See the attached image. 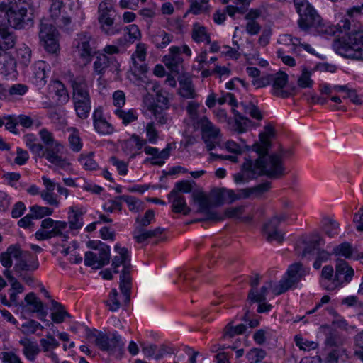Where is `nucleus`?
Instances as JSON below:
<instances>
[{
	"label": "nucleus",
	"mask_w": 363,
	"mask_h": 363,
	"mask_svg": "<svg viewBox=\"0 0 363 363\" xmlns=\"http://www.w3.org/2000/svg\"><path fill=\"white\" fill-rule=\"evenodd\" d=\"M30 213L34 219H40L46 216H50L53 210L48 207H43L38 205L32 206L30 208Z\"/></svg>",
	"instance_id": "nucleus-46"
},
{
	"label": "nucleus",
	"mask_w": 363,
	"mask_h": 363,
	"mask_svg": "<svg viewBox=\"0 0 363 363\" xmlns=\"http://www.w3.org/2000/svg\"><path fill=\"white\" fill-rule=\"evenodd\" d=\"M279 203L284 210L290 209L293 207L292 202L286 198H281ZM289 217V214L284 211L280 213H275L273 217L264 225L263 233L266 236V239L269 242L273 240L281 243L284 240V234L279 230L278 227L281 222L286 220Z\"/></svg>",
	"instance_id": "nucleus-5"
},
{
	"label": "nucleus",
	"mask_w": 363,
	"mask_h": 363,
	"mask_svg": "<svg viewBox=\"0 0 363 363\" xmlns=\"http://www.w3.org/2000/svg\"><path fill=\"white\" fill-rule=\"evenodd\" d=\"M350 21L347 19L337 24L340 32L344 33L335 43V49L340 55L363 61V32L350 33Z\"/></svg>",
	"instance_id": "nucleus-2"
},
{
	"label": "nucleus",
	"mask_w": 363,
	"mask_h": 363,
	"mask_svg": "<svg viewBox=\"0 0 363 363\" xmlns=\"http://www.w3.org/2000/svg\"><path fill=\"white\" fill-rule=\"evenodd\" d=\"M154 217V211L151 209L147 210L143 218H140V217H138L136 218V222L138 223L137 226H140L143 228H145L151 223Z\"/></svg>",
	"instance_id": "nucleus-62"
},
{
	"label": "nucleus",
	"mask_w": 363,
	"mask_h": 363,
	"mask_svg": "<svg viewBox=\"0 0 363 363\" xmlns=\"http://www.w3.org/2000/svg\"><path fill=\"white\" fill-rule=\"evenodd\" d=\"M25 301L28 305H30L33 307V308L30 309L33 313H35L36 311H40L44 306L43 302L36 296L33 292L28 293L25 296Z\"/></svg>",
	"instance_id": "nucleus-50"
},
{
	"label": "nucleus",
	"mask_w": 363,
	"mask_h": 363,
	"mask_svg": "<svg viewBox=\"0 0 363 363\" xmlns=\"http://www.w3.org/2000/svg\"><path fill=\"white\" fill-rule=\"evenodd\" d=\"M75 42L80 57L85 60V64L90 62L91 57L97 53L94 39L88 33H80Z\"/></svg>",
	"instance_id": "nucleus-11"
},
{
	"label": "nucleus",
	"mask_w": 363,
	"mask_h": 363,
	"mask_svg": "<svg viewBox=\"0 0 363 363\" xmlns=\"http://www.w3.org/2000/svg\"><path fill=\"white\" fill-rule=\"evenodd\" d=\"M192 184H195L194 181L182 180L175 183L173 189L168 194V199H170L172 196L182 195L181 193H190L193 189Z\"/></svg>",
	"instance_id": "nucleus-35"
},
{
	"label": "nucleus",
	"mask_w": 363,
	"mask_h": 363,
	"mask_svg": "<svg viewBox=\"0 0 363 363\" xmlns=\"http://www.w3.org/2000/svg\"><path fill=\"white\" fill-rule=\"evenodd\" d=\"M94 153L90 152L87 155H81L79 162L86 170H95L98 167V164L94 160Z\"/></svg>",
	"instance_id": "nucleus-45"
},
{
	"label": "nucleus",
	"mask_w": 363,
	"mask_h": 363,
	"mask_svg": "<svg viewBox=\"0 0 363 363\" xmlns=\"http://www.w3.org/2000/svg\"><path fill=\"white\" fill-rule=\"evenodd\" d=\"M239 108L241 111L235 108H232L235 117L234 130L238 133L246 132L249 127L253 125V122L246 116L247 115L259 121L263 118L259 108L250 101L241 102Z\"/></svg>",
	"instance_id": "nucleus-6"
},
{
	"label": "nucleus",
	"mask_w": 363,
	"mask_h": 363,
	"mask_svg": "<svg viewBox=\"0 0 363 363\" xmlns=\"http://www.w3.org/2000/svg\"><path fill=\"white\" fill-rule=\"evenodd\" d=\"M62 148V146L60 143L46 146L44 150L43 157L49 162L56 165L60 169L67 170L70 166V163L59 155Z\"/></svg>",
	"instance_id": "nucleus-17"
},
{
	"label": "nucleus",
	"mask_w": 363,
	"mask_h": 363,
	"mask_svg": "<svg viewBox=\"0 0 363 363\" xmlns=\"http://www.w3.org/2000/svg\"><path fill=\"white\" fill-rule=\"evenodd\" d=\"M311 73L304 67L301 76L298 77L297 84L301 89L311 88L313 84V81L311 79Z\"/></svg>",
	"instance_id": "nucleus-49"
},
{
	"label": "nucleus",
	"mask_w": 363,
	"mask_h": 363,
	"mask_svg": "<svg viewBox=\"0 0 363 363\" xmlns=\"http://www.w3.org/2000/svg\"><path fill=\"white\" fill-rule=\"evenodd\" d=\"M172 150L171 144H167L166 147L163 149L162 151H159V150L156 147H152L150 146H145L144 148V151L147 155H152V157H155L157 160H163L164 161L167 159L170 155V151Z\"/></svg>",
	"instance_id": "nucleus-36"
},
{
	"label": "nucleus",
	"mask_w": 363,
	"mask_h": 363,
	"mask_svg": "<svg viewBox=\"0 0 363 363\" xmlns=\"http://www.w3.org/2000/svg\"><path fill=\"white\" fill-rule=\"evenodd\" d=\"M266 356V352L262 349L252 348L247 354L246 357L249 363H258Z\"/></svg>",
	"instance_id": "nucleus-47"
},
{
	"label": "nucleus",
	"mask_w": 363,
	"mask_h": 363,
	"mask_svg": "<svg viewBox=\"0 0 363 363\" xmlns=\"http://www.w3.org/2000/svg\"><path fill=\"white\" fill-rule=\"evenodd\" d=\"M308 272L300 262L294 263L288 269L287 277L283 281L289 286V289L296 285Z\"/></svg>",
	"instance_id": "nucleus-20"
},
{
	"label": "nucleus",
	"mask_w": 363,
	"mask_h": 363,
	"mask_svg": "<svg viewBox=\"0 0 363 363\" xmlns=\"http://www.w3.org/2000/svg\"><path fill=\"white\" fill-rule=\"evenodd\" d=\"M238 199V194H235L233 190L220 189L216 191V204L217 206L222 205L225 202L230 203Z\"/></svg>",
	"instance_id": "nucleus-32"
},
{
	"label": "nucleus",
	"mask_w": 363,
	"mask_h": 363,
	"mask_svg": "<svg viewBox=\"0 0 363 363\" xmlns=\"http://www.w3.org/2000/svg\"><path fill=\"white\" fill-rule=\"evenodd\" d=\"M115 113L118 118L122 119L123 123L125 125L135 121L138 118L133 109H130L126 112L124 110L117 108L115 111Z\"/></svg>",
	"instance_id": "nucleus-48"
},
{
	"label": "nucleus",
	"mask_w": 363,
	"mask_h": 363,
	"mask_svg": "<svg viewBox=\"0 0 363 363\" xmlns=\"http://www.w3.org/2000/svg\"><path fill=\"white\" fill-rule=\"evenodd\" d=\"M339 224L333 220H327L324 225V231L326 235L330 238H333L337 235V229Z\"/></svg>",
	"instance_id": "nucleus-63"
},
{
	"label": "nucleus",
	"mask_w": 363,
	"mask_h": 363,
	"mask_svg": "<svg viewBox=\"0 0 363 363\" xmlns=\"http://www.w3.org/2000/svg\"><path fill=\"white\" fill-rule=\"evenodd\" d=\"M58 31L56 28L47 21H41L39 31L40 44L45 50L52 54L59 51Z\"/></svg>",
	"instance_id": "nucleus-8"
},
{
	"label": "nucleus",
	"mask_w": 363,
	"mask_h": 363,
	"mask_svg": "<svg viewBox=\"0 0 363 363\" xmlns=\"http://www.w3.org/2000/svg\"><path fill=\"white\" fill-rule=\"evenodd\" d=\"M272 84V94L275 96L286 99L294 94L295 86L289 90L284 89L288 82V75L284 72L271 74Z\"/></svg>",
	"instance_id": "nucleus-14"
},
{
	"label": "nucleus",
	"mask_w": 363,
	"mask_h": 363,
	"mask_svg": "<svg viewBox=\"0 0 363 363\" xmlns=\"http://www.w3.org/2000/svg\"><path fill=\"white\" fill-rule=\"evenodd\" d=\"M69 224L71 229H79L83 225L82 212L75 210L74 207L69 208Z\"/></svg>",
	"instance_id": "nucleus-41"
},
{
	"label": "nucleus",
	"mask_w": 363,
	"mask_h": 363,
	"mask_svg": "<svg viewBox=\"0 0 363 363\" xmlns=\"http://www.w3.org/2000/svg\"><path fill=\"white\" fill-rule=\"evenodd\" d=\"M299 16L298 25L301 30L313 28L319 34L333 35L335 28L325 22L308 0H293Z\"/></svg>",
	"instance_id": "nucleus-3"
},
{
	"label": "nucleus",
	"mask_w": 363,
	"mask_h": 363,
	"mask_svg": "<svg viewBox=\"0 0 363 363\" xmlns=\"http://www.w3.org/2000/svg\"><path fill=\"white\" fill-rule=\"evenodd\" d=\"M110 261V252L107 255H103L102 252H99L98 254L91 251H88L84 255V264L88 267H91L94 269H100L104 266L108 264Z\"/></svg>",
	"instance_id": "nucleus-21"
},
{
	"label": "nucleus",
	"mask_w": 363,
	"mask_h": 363,
	"mask_svg": "<svg viewBox=\"0 0 363 363\" xmlns=\"http://www.w3.org/2000/svg\"><path fill=\"white\" fill-rule=\"evenodd\" d=\"M257 158L253 160L250 156L245 157L242 169L249 177L257 178L259 176H267L272 179L282 178L286 174L282 156L284 150L280 154L269 155L264 152H256Z\"/></svg>",
	"instance_id": "nucleus-1"
},
{
	"label": "nucleus",
	"mask_w": 363,
	"mask_h": 363,
	"mask_svg": "<svg viewBox=\"0 0 363 363\" xmlns=\"http://www.w3.org/2000/svg\"><path fill=\"white\" fill-rule=\"evenodd\" d=\"M172 202V210L173 212L179 213H183L184 215H188L191 212V208L187 206L185 197L183 195L172 196L169 199Z\"/></svg>",
	"instance_id": "nucleus-31"
},
{
	"label": "nucleus",
	"mask_w": 363,
	"mask_h": 363,
	"mask_svg": "<svg viewBox=\"0 0 363 363\" xmlns=\"http://www.w3.org/2000/svg\"><path fill=\"white\" fill-rule=\"evenodd\" d=\"M119 63L115 57L107 56L106 54H100L97 56L96 60L94 62V71L100 76L105 74L106 72L112 73L118 72Z\"/></svg>",
	"instance_id": "nucleus-15"
},
{
	"label": "nucleus",
	"mask_w": 363,
	"mask_h": 363,
	"mask_svg": "<svg viewBox=\"0 0 363 363\" xmlns=\"http://www.w3.org/2000/svg\"><path fill=\"white\" fill-rule=\"evenodd\" d=\"M349 358L347 350L341 346L333 347L326 357L327 363H337L339 361L345 362Z\"/></svg>",
	"instance_id": "nucleus-34"
},
{
	"label": "nucleus",
	"mask_w": 363,
	"mask_h": 363,
	"mask_svg": "<svg viewBox=\"0 0 363 363\" xmlns=\"http://www.w3.org/2000/svg\"><path fill=\"white\" fill-rule=\"evenodd\" d=\"M247 329V327L244 324H240L235 327L232 325V323H228L223 330V335L222 339L227 337L232 338L236 335L243 334Z\"/></svg>",
	"instance_id": "nucleus-43"
},
{
	"label": "nucleus",
	"mask_w": 363,
	"mask_h": 363,
	"mask_svg": "<svg viewBox=\"0 0 363 363\" xmlns=\"http://www.w3.org/2000/svg\"><path fill=\"white\" fill-rule=\"evenodd\" d=\"M328 330L326 333L325 344L328 347H340L343 346L345 338L340 334V333L330 328H328Z\"/></svg>",
	"instance_id": "nucleus-29"
},
{
	"label": "nucleus",
	"mask_w": 363,
	"mask_h": 363,
	"mask_svg": "<svg viewBox=\"0 0 363 363\" xmlns=\"http://www.w3.org/2000/svg\"><path fill=\"white\" fill-rule=\"evenodd\" d=\"M164 229L160 227L154 230H147L140 226H135L133 235L138 243H143L149 238H155L163 233Z\"/></svg>",
	"instance_id": "nucleus-22"
},
{
	"label": "nucleus",
	"mask_w": 363,
	"mask_h": 363,
	"mask_svg": "<svg viewBox=\"0 0 363 363\" xmlns=\"http://www.w3.org/2000/svg\"><path fill=\"white\" fill-rule=\"evenodd\" d=\"M98 21L101 25V30L108 35H113L120 30L119 28H116L113 26L114 20L111 16H107Z\"/></svg>",
	"instance_id": "nucleus-40"
},
{
	"label": "nucleus",
	"mask_w": 363,
	"mask_h": 363,
	"mask_svg": "<svg viewBox=\"0 0 363 363\" xmlns=\"http://www.w3.org/2000/svg\"><path fill=\"white\" fill-rule=\"evenodd\" d=\"M17 60L20 65L27 67L30 62L31 50L28 48H21L16 52Z\"/></svg>",
	"instance_id": "nucleus-51"
},
{
	"label": "nucleus",
	"mask_w": 363,
	"mask_h": 363,
	"mask_svg": "<svg viewBox=\"0 0 363 363\" xmlns=\"http://www.w3.org/2000/svg\"><path fill=\"white\" fill-rule=\"evenodd\" d=\"M19 343L23 347V354L28 360L33 362L35 359L36 356L40 352V348L38 343L28 338L21 340Z\"/></svg>",
	"instance_id": "nucleus-25"
},
{
	"label": "nucleus",
	"mask_w": 363,
	"mask_h": 363,
	"mask_svg": "<svg viewBox=\"0 0 363 363\" xmlns=\"http://www.w3.org/2000/svg\"><path fill=\"white\" fill-rule=\"evenodd\" d=\"M354 354L363 362V330L354 336Z\"/></svg>",
	"instance_id": "nucleus-59"
},
{
	"label": "nucleus",
	"mask_w": 363,
	"mask_h": 363,
	"mask_svg": "<svg viewBox=\"0 0 363 363\" xmlns=\"http://www.w3.org/2000/svg\"><path fill=\"white\" fill-rule=\"evenodd\" d=\"M270 288H272V281L267 282L260 289L259 293H257V289H252L247 296V300L250 303H261L267 300V294H268Z\"/></svg>",
	"instance_id": "nucleus-28"
},
{
	"label": "nucleus",
	"mask_w": 363,
	"mask_h": 363,
	"mask_svg": "<svg viewBox=\"0 0 363 363\" xmlns=\"http://www.w3.org/2000/svg\"><path fill=\"white\" fill-rule=\"evenodd\" d=\"M38 328L43 329V327L34 320H29L21 325V331L25 335L34 334Z\"/></svg>",
	"instance_id": "nucleus-53"
},
{
	"label": "nucleus",
	"mask_w": 363,
	"mask_h": 363,
	"mask_svg": "<svg viewBox=\"0 0 363 363\" xmlns=\"http://www.w3.org/2000/svg\"><path fill=\"white\" fill-rule=\"evenodd\" d=\"M87 336L88 337H95L96 345L103 351L120 352L123 347V342L121 340V337L116 333H113L111 337H109L101 333L95 335L89 330Z\"/></svg>",
	"instance_id": "nucleus-9"
},
{
	"label": "nucleus",
	"mask_w": 363,
	"mask_h": 363,
	"mask_svg": "<svg viewBox=\"0 0 363 363\" xmlns=\"http://www.w3.org/2000/svg\"><path fill=\"white\" fill-rule=\"evenodd\" d=\"M172 35L164 30H159L151 37L152 43H154L157 48H165L172 41Z\"/></svg>",
	"instance_id": "nucleus-37"
},
{
	"label": "nucleus",
	"mask_w": 363,
	"mask_h": 363,
	"mask_svg": "<svg viewBox=\"0 0 363 363\" xmlns=\"http://www.w3.org/2000/svg\"><path fill=\"white\" fill-rule=\"evenodd\" d=\"M0 357L4 363H23L21 358L12 352H3Z\"/></svg>",
	"instance_id": "nucleus-64"
},
{
	"label": "nucleus",
	"mask_w": 363,
	"mask_h": 363,
	"mask_svg": "<svg viewBox=\"0 0 363 363\" xmlns=\"http://www.w3.org/2000/svg\"><path fill=\"white\" fill-rule=\"evenodd\" d=\"M50 14L55 23L60 28H67L71 23V18L64 11L65 4L63 0H50Z\"/></svg>",
	"instance_id": "nucleus-16"
},
{
	"label": "nucleus",
	"mask_w": 363,
	"mask_h": 363,
	"mask_svg": "<svg viewBox=\"0 0 363 363\" xmlns=\"http://www.w3.org/2000/svg\"><path fill=\"white\" fill-rule=\"evenodd\" d=\"M0 65L2 72L6 75L16 72L17 60L10 52L0 55Z\"/></svg>",
	"instance_id": "nucleus-26"
},
{
	"label": "nucleus",
	"mask_w": 363,
	"mask_h": 363,
	"mask_svg": "<svg viewBox=\"0 0 363 363\" xmlns=\"http://www.w3.org/2000/svg\"><path fill=\"white\" fill-rule=\"evenodd\" d=\"M192 38L196 43L206 41L208 44L211 43V38L206 33V28L199 25L198 23H195L194 25Z\"/></svg>",
	"instance_id": "nucleus-39"
},
{
	"label": "nucleus",
	"mask_w": 363,
	"mask_h": 363,
	"mask_svg": "<svg viewBox=\"0 0 363 363\" xmlns=\"http://www.w3.org/2000/svg\"><path fill=\"white\" fill-rule=\"evenodd\" d=\"M95 130L100 134L109 135L111 134L114 128L113 125L109 123L106 119L98 121V123L94 124Z\"/></svg>",
	"instance_id": "nucleus-56"
},
{
	"label": "nucleus",
	"mask_w": 363,
	"mask_h": 363,
	"mask_svg": "<svg viewBox=\"0 0 363 363\" xmlns=\"http://www.w3.org/2000/svg\"><path fill=\"white\" fill-rule=\"evenodd\" d=\"M296 345L301 349L303 350H314L318 347V343L313 341L304 340L300 336L296 335L294 338Z\"/></svg>",
	"instance_id": "nucleus-60"
},
{
	"label": "nucleus",
	"mask_w": 363,
	"mask_h": 363,
	"mask_svg": "<svg viewBox=\"0 0 363 363\" xmlns=\"http://www.w3.org/2000/svg\"><path fill=\"white\" fill-rule=\"evenodd\" d=\"M29 4L24 0H9V3H0V13H5L9 25L21 29L33 20V13L28 12Z\"/></svg>",
	"instance_id": "nucleus-4"
},
{
	"label": "nucleus",
	"mask_w": 363,
	"mask_h": 363,
	"mask_svg": "<svg viewBox=\"0 0 363 363\" xmlns=\"http://www.w3.org/2000/svg\"><path fill=\"white\" fill-rule=\"evenodd\" d=\"M47 65L44 61H38L33 66V82L39 88L44 86L48 77L45 72Z\"/></svg>",
	"instance_id": "nucleus-24"
},
{
	"label": "nucleus",
	"mask_w": 363,
	"mask_h": 363,
	"mask_svg": "<svg viewBox=\"0 0 363 363\" xmlns=\"http://www.w3.org/2000/svg\"><path fill=\"white\" fill-rule=\"evenodd\" d=\"M120 290L124 297V303H128L130 301V277L129 274H121L120 275Z\"/></svg>",
	"instance_id": "nucleus-38"
},
{
	"label": "nucleus",
	"mask_w": 363,
	"mask_h": 363,
	"mask_svg": "<svg viewBox=\"0 0 363 363\" xmlns=\"http://www.w3.org/2000/svg\"><path fill=\"white\" fill-rule=\"evenodd\" d=\"M199 124L201 127L203 138L216 139L220 133V130L216 128L206 116L201 118Z\"/></svg>",
	"instance_id": "nucleus-27"
},
{
	"label": "nucleus",
	"mask_w": 363,
	"mask_h": 363,
	"mask_svg": "<svg viewBox=\"0 0 363 363\" xmlns=\"http://www.w3.org/2000/svg\"><path fill=\"white\" fill-rule=\"evenodd\" d=\"M87 247L90 249L102 252V254L107 255V252H110V247L106 244L102 242L100 240H89L87 242Z\"/></svg>",
	"instance_id": "nucleus-61"
},
{
	"label": "nucleus",
	"mask_w": 363,
	"mask_h": 363,
	"mask_svg": "<svg viewBox=\"0 0 363 363\" xmlns=\"http://www.w3.org/2000/svg\"><path fill=\"white\" fill-rule=\"evenodd\" d=\"M179 94L185 99H194L196 96L194 86L192 80L186 77L179 81Z\"/></svg>",
	"instance_id": "nucleus-30"
},
{
	"label": "nucleus",
	"mask_w": 363,
	"mask_h": 363,
	"mask_svg": "<svg viewBox=\"0 0 363 363\" xmlns=\"http://www.w3.org/2000/svg\"><path fill=\"white\" fill-rule=\"evenodd\" d=\"M118 293L116 289H113L109 294L108 299L106 301V305L111 311H116L121 306L118 298Z\"/></svg>",
	"instance_id": "nucleus-55"
},
{
	"label": "nucleus",
	"mask_w": 363,
	"mask_h": 363,
	"mask_svg": "<svg viewBox=\"0 0 363 363\" xmlns=\"http://www.w3.org/2000/svg\"><path fill=\"white\" fill-rule=\"evenodd\" d=\"M17 260L13 268L15 272L26 284H33L35 279L30 273L39 268L38 257L29 251L21 250V255Z\"/></svg>",
	"instance_id": "nucleus-7"
},
{
	"label": "nucleus",
	"mask_w": 363,
	"mask_h": 363,
	"mask_svg": "<svg viewBox=\"0 0 363 363\" xmlns=\"http://www.w3.org/2000/svg\"><path fill=\"white\" fill-rule=\"evenodd\" d=\"M52 309L55 312L52 313L51 318L55 323H61L66 317L69 318L70 315L65 309V307L59 302L51 299Z\"/></svg>",
	"instance_id": "nucleus-33"
},
{
	"label": "nucleus",
	"mask_w": 363,
	"mask_h": 363,
	"mask_svg": "<svg viewBox=\"0 0 363 363\" xmlns=\"http://www.w3.org/2000/svg\"><path fill=\"white\" fill-rule=\"evenodd\" d=\"M193 201L199 204L197 213H203L208 216V219L213 220V222L223 220L224 217L218 211L211 208L212 203L208 196L203 191H194L192 193Z\"/></svg>",
	"instance_id": "nucleus-12"
},
{
	"label": "nucleus",
	"mask_w": 363,
	"mask_h": 363,
	"mask_svg": "<svg viewBox=\"0 0 363 363\" xmlns=\"http://www.w3.org/2000/svg\"><path fill=\"white\" fill-rule=\"evenodd\" d=\"M73 89L72 99L74 103L90 102V96L85 77L79 75L70 79Z\"/></svg>",
	"instance_id": "nucleus-13"
},
{
	"label": "nucleus",
	"mask_w": 363,
	"mask_h": 363,
	"mask_svg": "<svg viewBox=\"0 0 363 363\" xmlns=\"http://www.w3.org/2000/svg\"><path fill=\"white\" fill-rule=\"evenodd\" d=\"M148 110L153 113L155 119L159 123L163 125L167 123L169 117L167 113L164 112L166 109L162 106L152 104L148 108Z\"/></svg>",
	"instance_id": "nucleus-42"
},
{
	"label": "nucleus",
	"mask_w": 363,
	"mask_h": 363,
	"mask_svg": "<svg viewBox=\"0 0 363 363\" xmlns=\"http://www.w3.org/2000/svg\"><path fill=\"white\" fill-rule=\"evenodd\" d=\"M114 250L118 253V255L114 257L111 264L114 273H118V267L122 265L121 274H130V257L128 250L125 247H121L118 244L115 245Z\"/></svg>",
	"instance_id": "nucleus-19"
},
{
	"label": "nucleus",
	"mask_w": 363,
	"mask_h": 363,
	"mask_svg": "<svg viewBox=\"0 0 363 363\" xmlns=\"http://www.w3.org/2000/svg\"><path fill=\"white\" fill-rule=\"evenodd\" d=\"M352 245L349 242H345L334 247L332 254L350 258L352 256Z\"/></svg>",
	"instance_id": "nucleus-44"
},
{
	"label": "nucleus",
	"mask_w": 363,
	"mask_h": 363,
	"mask_svg": "<svg viewBox=\"0 0 363 363\" xmlns=\"http://www.w3.org/2000/svg\"><path fill=\"white\" fill-rule=\"evenodd\" d=\"M274 134V128L268 124L264 126V131L259 133V142L255 143L252 146L245 145V147L248 151L267 153L272 145L269 138L273 137Z\"/></svg>",
	"instance_id": "nucleus-18"
},
{
	"label": "nucleus",
	"mask_w": 363,
	"mask_h": 363,
	"mask_svg": "<svg viewBox=\"0 0 363 363\" xmlns=\"http://www.w3.org/2000/svg\"><path fill=\"white\" fill-rule=\"evenodd\" d=\"M354 269L348 264L344 259H338L335 266V274L330 285H325L322 283V285L328 290H334L344 283L350 282L354 276Z\"/></svg>",
	"instance_id": "nucleus-10"
},
{
	"label": "nucleus",
	"mask_w": 363,
	"mask_h": 363,
	"mask_svg": "<svg viewBox=\"0 0 363 363\" xmlns=\"http://www.w3.org/2000/svg\"><path fill=\"white\" fill-rule=\"evenodd\" d=\"M21 255V249L18 245L9 246L6 252L0 254V262L6 268H10L13 264L12 257L18 259Z\"/></svg>",
	"instance_id": "nucleus-23"
},
{
	"label": "nucleus",
	"mask_w": 363,
	"mask_h": 363,
	"mask_svg": "<svg viewBox=\"0 0 363 363\" xmlns=\"http://www.w3.org/2000/svg\"><path fill=\"white\" fill-rule=\"evenodd\" d=\"M119 199H122V201L127 203L130 211H139L143 202L137 199L135 197L128 195H122L119 196Z\"/></svg>",
	"instance_id": "nucleus-54"
},
{
	"label": "nucleus",
	"mask_w": 363,
	"mask_h": 363,
	"mask_svg": "<svg viewBox=\"0 0 363 363\" xmlns=\"http://www.w3.org/2000/svg\"><path fill=\"white\" fill-rule=\"evenodd\" d=\"M272 188L270 182H265L252 187L254 198H260L264 194L269 191Z\"/></svg>",
	"instance_id": "nucleus-58"
},
{
	"label": "nucleus",
	"mask_w": 363,
	"mask_h": 363,
	"mask_svg": "<svg viewBox=\"0 0 363 363\" xmlns=\"http://www.w3.org/2000/svg\"><path fill=\"white\" fill-rule=\"evenodd\" d=\"M40 343L44 352H48L50 349H54L59 346V342L57 340L50 334L46 335V339H41Z\"/></svg>",
	"instance_id": "nucleus-57"
},
{
	"label": "nucleus",
	"mask_w": 363,
	"mask_h": 363,
	"mask_svg": "<svg viewBox=\"0 0 363 363\" xmlns=\"http://www.w3.org/2000/svg\"><path fill=\"white\" fill-rule=\"evenodd\" d=\"M77 115L82 119L87 118L91 110V101L82 103H74Z\"/></svg>",
	"instance_id": "nucleus-52"
}]
</instances>
